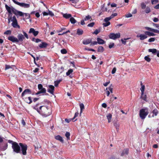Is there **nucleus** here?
I'll return each mask as SVG.
<instances>
[{
    "mask_svg": "<svg viewBox=\"0 0 159 159\" xmlns=\"http://www.w3.org/2000/svg\"><path fill=\"white\" fill-rule=\"evenodd\" d=\"M41 111L39 114L43 116L46 117L49 116L52 112L51 108L48 107L42 106L40 107Z\"/></svg>",
    "mask_w": 159,
    "mask_h": 159,
    "instance_id": "obj_1",
    "label": "nucleus"
},
{
    "mask_svg": "<svg viewBox=\"0 0 159 159\" xmlns=\"http://www.w3.org/2000/svg\"><path fill=\"white\" fill-rule=\"evenodd\" d=\"M148 114V109L147 108H142L139 111V116L141 119H144Z\"/></svg>",
    "mask_w": 159,
    "mask_h": 159,
    "instance_id": "obj_2",
    "label": "nucleus"
},
{
    "mask_svg": "<svg viewBox=\"0 0 159 159\" xmlns=\"http://www.w3.org/2000/svg\"><path fill=\"white\" fill-rule=\"evenodd\" d=\"M12 147L14 152L17 153L20 152V148L17 143H13L12 144Z\"/></svg>",
    "mask_w": 159,
    "mask_h": 159,
    "instance_id": "obj_3",
    "label": "nucleus"
},
{
    "mask_svg": "<svg viewBox=\"0 0 159 159\" xmlns=\"http://www.w3.org/2000/svg\"><path fill=\"white\" fill-rule=\"evenodd\" d=\"M11 21L12 22L11 25L13 27L17 28L19 29L20 28V26L18 24L17 21L15 16L12 17Z\"/></svg>",
    "mask_w": 159,
    "mask_h": 159,
    "instance_id": "obj_4",
    "label": "nucleus"
},
{
    "mask_svg": "<svg viewBox=\"0 0 159 159\" xmlns=\"http://www.w3.org/2000/svg\"><path fill=\"white\" fill-rule=\"evenodd\" d=\"M13 2L16 4L24 8H27L30 7V5L29 4L25 3L23 2H19L16 1L15 0H12Z\"/></svg>",
    "mask_w": 159,
    "mask_h": 159,
    "instance_id": "obj_5",
    "label": "nucleus"
},
{
    "mask_svg": "<svg viewBox=\"0 0 159 159\" xmlns=\"http://www.w3.org/2000/svg\"><path fill=\"white\" fill-rule=\"evenodd\" d=\"M120 37V34L119 33L116 34L111 33L109 35V37L110 39L113 40H115L117 38H119Z\"/></svg>",
    "mask_w": 159,
    "mask_h": 159,
    "instance_id": "obj_6",
    "label": "nucleus"
},
{
    "mask_svg": "<svg viewBox=\"0 0 159 159\" xmlns=\"http://www.w3.org/2000/svg\"><path fill=\"white\" fill-rule=\"evenodd\" d=\"M19 145L21 147V151L22 153L24 155H26V150L27 149V146L25 144H23L22 143H19Z\"/></svg>",
    "mask_w": 159,
    "mask_h": 159,
    "instance_id": "obj_7",
    "label": "nucleus"
},
{
    "mask_svg": "<svg viewBox=\"0 0 159 159\" xmlns=\"http://www.w3.org/2000/svg\"><path fill=\"white\" fill-rule=\"evenodd\" d=\"M5 7L6 10L9 13L11 14L12 12L13 13H14L16 9L12 7L8 6L7 4L5 5Z\"/></svg>",
    "mask_w": 159,
    "mask_h": 159,
    "instance_id": "obj_8",
    "label": "nucleus"
},
{
    "mask_svg": "<svg viewBox=\"0 0 159 159\" xmlns=\"http://www.w3.org/2000/svg\"><path fill=\"white\" fill-rule=\"evenodd\" d=\"M111 18L109 16L106 18L104 20V21L105 23H103V25L104 27H107L109 26L110 24V23L109 21Z\"/></svg>",
    "mask_w": 159,
    "mask_h": 159,
    "instance_id": "obj_9",
    "label": "nucleus"
},
{
    "mask_svg": "<svg viewBox=\"0 0 159 159\" xmlns=\"http://www.w3.org/2000/svg\"><path fill=\"white\" fill-rule=\"evenodd\" d=\"M8 40L13 43H18L17 38L13 36H10L8 38Z\"/></svg>",
    "mask_w": 159,
    "mask_h": 159,
    "instance_id": "obj_10",
    "label": "nucleus"
},
{
    "mask_svg": "<svg viewBox=\"0 0 159 159\" xmlns=\"http://www.w3.org/2000/svg\"><path fill=\"white\" fill-rule=\"evenodd\" d=\"M54 88L55 87L51 85H49L47 91L49 93L53 94L54 92Z\"/></svg>",
    "mask_w": 159,
    "mask_h": 159,
    "instance_id": "obj_11",
    "label": "nucleus"
},
{
    "mask_svg": "<svg viewBox=\"0 0 159 159\" xmlns=\"http://www.w3.org/2000/svg\"><path fill=\"white\" fill-rule=\"evenodd\" d=\"M29 33H32L34 36H36L38 34L39 31H35L34 28H31L30 29Z\"/></svg>",
    "mask_w": 159,
    "mask_h": 159,
    "instance_id": "obj_12",
    "label": "nucleus"
},
{
    "mask_svg": "<svg viewBox=\"0 0 159 159\" xmlns=\"http://www.w3.org/2000/svg\"><path fill=\"white\" fill-rule=\"evenodd\" d=\"M137 38H139L140 40H143L147 38V36L146 34H141L139 35H137L136 36Z\"/></svg>",
    "mask_w": 159,
    "mask_h": 159,
    "instance_id": "obj_13",
    "label": "nucleus"
},
{
    "mask_svg": "<svg viewBox=\"0 0 159 159\" xmlns=\"http://www.w3.org/2000/svg\"><path fill=\"white\" fill-rule=\"evenodd\" d=\"M17 38L18 43L19 41H22L23 39H25V37L22 34H19L17 35Z\"/></svg>",
    "mask_w": 159,
    "mask_h": 159,
    "instance_id": "obj_14",
    "label": "nucleus"
},
{
    "mask_svg": "<svg viewBox=\"0 0 159 159\" xmlns=\"http://www.w3.org/2000/svg\"><path fill=\"white\" fill-rule=\"evenodd\" d=\"M31 92L30 89H25L22 93L21 96L23 97L25 95L27 94H31Z\"/></svg>",
    "mask_w": 159,
    "mask_h": 159,
    "instance_id": "obj_15",
    "label": "nucleus"
},
{
    "mask_svg": "<svg viewBox=\"0 0 159 159\" xmlns=\"http://www.w3.org/2000/svg\"><path fill=\"white\" fill-rule=\"evenodd\" d=\"M16 16H22L24 15V13L20 11H19L16 10H15L14 13Z\"/></svg>",
    "mask_w": 159,
    "mask_h": 159,
    "instance_id": "obj_16",
    "label": "nucleus"
},
{
    "mask_svg": "<svg viewBox=\"0 0 159 159\" xmlns=\"http://www.w3.org/2000/svg\"><path fill=\"white\" fill-rule=\"evenodd\" d=\"M92 42V40L91 39H88L84 40L83 41V43L85 45H87L90 43Z\"/></svg>",
    "mask_w": 159,
    "mask_h": 159,
    "instance_id": "obj_17",
    "label": "nucleus"
},
{
    "mask_svg": "<svg viewBox=\"0 0 159 159\" xmlns=\"http://www.w3.org/2000/svg\"><path fill=\"white\" fill-rule=\"evenodd\" d=\"M55 139L58 140L59 141L62 143H63L64 140L62 139V138L60 135H57L55 137Z\"/></svg>",
    "mask_w": 159,
    "mask_h": 159,
    "instance_id": "obj_18",
    "label": "nucleus"
},
{
    "mask_svg": "<svg viewBox=\"0 0 159 159\" xmlns=\"http://www.w3.org/2000/svg\"><path fill=\"white\" fill-rule=\"evenodd\" d=\"M98 43L99 44H102L105 43V41L102 39L98 38L97 39Z\"/></svg>",
    "mask_w": 159,
    "mask_h": 159,
    "instance_id": "obj_19",
    "label": "nucleus"
},
{
    "mask_svg": "<svg viewBox=\"0 0 159 159\" xmlns=\"http://www.w3.org/2000/svg\"><path fill=\"white\" fill-rule=\"evenodd\" d=\"M39 104H37L34 106L33 107V108L35 110H36L38 113H39L40 112V111H41V110L40 109V107L39 108Z\"/></svg>",
    "mask_w": 159,
    "mask_h": 159,
    "instance_id": "obj_20",
    "label": "nucleus"
},
{
    "mask_svg": "<svg viewBox=\"0 0 159 159\" xmlns=\"http://www.w3.org/2000/svg\"><path fill=\"white\" fill-rule=\"evenodd\" d=\"M129 149H125L121 154V156H123L125 155H127L128 153Z\"/></svg>",
    "mask_w": 159,
    "mask_h": 159,
    "instance_id": "obj_21",
    "label": "nucleus"
},
{
    "mask_svg": "<svg viewBox=\"0 0 159 159\" xmlns=\"http://www.w3.org/2000/svg\"><path fill=\"white\" fill-rule=\"evenodd\" d=\"M47 44L45 42H42L39 45V46L40 48H45L47 47Z\"/></svg>",
    "mask_w": 159,
    "mask_h": 159,
    "instance_id": "obj_22",
    "label": "nucleus"
},
{
    "mask_svg": "<svg viewBox=\"0 0 159 159\" xmlns=\"http://www.w3.org/2000/svg\"><path fill=\"white\" fill-rule=\"evenodd\" d=\"M25 100L27 103L29 104L31 103L32 102L31 97H29L27 98H25Z\"/></svg>",
    "mask_w": 159,
    "mask_h": 159,
    "instance_id": "obj_23",
    "label": "nucleus"
},
{
    "mask_svg": "<svg viewBox=\"0 0 159 159\" xmlns=\"http://www.w3.org/2000/svg\"><path fill=\"white\" fill-rule=\"evenodd\" d=\"M153 114L152 115V117H154V116H157L158 113V111L156 109H154L152 111Z\"/></svg>",
    "mask_w": 159,
    "mask_h": 159,
    "instance_id": "obj_24",
    "label": "nucleus"
},
{
    "mask_svg": "<svg viewBox=\"0 0 159 159\" xmlns=\"http://www.w3.org/2000/svg\"><path fill=\"white\" fill-rule=\"evenodd\" d=\"M63 16L66 19H68L72 17L71 14L67 13L63 14Z\"/></svg>",
    "mask_w": 159,
    "mask_h": 159,
    "instance_id": "obj_25",
    "label": "nucleus"
},
{
    "mask_svg": "<svg viewBox=\"0 0 159 159\" xmlns=\"http://www.w3.org/2000/svg\"><path fill=\"white\" fill-rule=\"evenodd\" d=\"M107 117L108 120V122H110L111 121L112 115L110 113L108 114L107 115Z\"/></svg>",
    "mask_w": 159,
    "mask_h": 159,
    "instance_id": "obj_26",
    "label": "nucleus"
},
{
    "mask_svg": "<svg viewBox=\"0 0 159 159\" xmlns=\"http://www.w3.org/2000/svg\"><path fill=\"white\" fill-rule=\"evenodd\" d=\"M38 88L40 91H42L43 89H45V93L46 92V89L45 88L43 87L42 85L41 84L38 85Z\"/></svg>",
    "mask_w": 159,
    "mask_h": 159,
    "instance_id": "obj_27",
    "label": "nucleus"
},
{
    "mask_svg": "<svg viewBox=\"0 0 159 159\" xmlns=\"http://www.w3.org/2000/svg\"><path fill=\"white\" fill-rule=\"evenodd\" d=\"M83 31L80 29H78L77 30V34L79 35H81L83 34Z\"/></svg>",
    "mask_w": 159,
    "mask_h": 159,
    "instance_id": "obj_28",
    "label": "nucleus"
},
{
    "mask_svg": "<svg viewBox=\"0 0 159 159\" xmlns=\"http://www.w3.org/2000/svg\"><path fill=\"white\" fill-rule=\"evenodd\" d=\"M80 114H81L82 113L83 110L84 109V104L83 103H80Z\"/></svg>",
    "mask_w": 159,
    "mask_h": 159,
    "instance_id": "obj_29",
    "label": "nucleus"
},
{
    "mask_svg": "<svg viewBox=\"0 0 159 159\" xmlns=\"http://www.w3.org/2000/svg\"><path fill=\"white\" fill-rule=\"evenodd\" d=\"M145 34L146 35H147L150 36H154L155 35V34L153 33L148 31H145Z\"/></svg>",
    "mask_w": 159,
    "mask_h": 159,
    "instance_id": "obj_30",
    "label": "nucleus"
},
{
    "mask_svg": "<svg viewBox=\"0 0 159 159\" xmlns=\"http://www.w3.org/2000/svg\"><path fill=\"white\" fill-rule=\"evenodd\" d=\"M114 125L115 127L116 128L117 131H118L120 126L119 124L117 122H115L114 123Z\"/></svg>",
    "mask_w": 159,
    "mask_h": 159,
    "instance_id": "obj_31",
    "label": "nucleus"
},
{
    "mask_svg": "<svg viewBox=\"0 0 159 159\" xmlns=\"http://www.w3.org/2000/svg\"><path fill=\"white\" fill-rule=\"evenodd\" d=\"M104 51V48L102 46H99L98 49V51L99 52H102Z\"/></svg>",
    "mask_w": 159,
    "mask_h": 159,
    "instance_id": "obj_32",
    "label": "nucleus"
},
{
    "mask_svg": "<svg viewBox=\"0 0 159 159\" xmlns=\"http://www.w3.org/2000/svg\"><path fill=\"white\" fill-rule=\"evenodd\" d=\"M141 87L140 88V90L141 92L142 95H143L144 93V89H145V86L144 85H142V83H141Z\"/></svg>",
    "mask_w": 159,
    "mask_h": 159,
    "instance_id": "obj_33",
    "label": "nucleus"
},
{
    "mask_svg": "<svg viewBox=\"0 0 159 159\" xmlns=\"http://www.w3.org/2000/svg\"><path fill=\"white\" fill-rule=\"evenodd\" d=\"M8 145L7 144H6L5 145L3 146L1 149V151H3L6 150L7 148Z\"/></svg>",
    "mask_w": 159,
    "mask_h": 159,
    "instance_id": "obj_34",
    "label": "nucleus"
},
{
    "mask_svg": "<svg viewBox=\"0 0 159 159\" xmlns=\"http://www.w3.org/2000/svg\"><path fill=\"white\" fill-rule=\"evenodd\" d=\"M148 51L150 52H152V53L154 54L157 52V50L156 49H150L148 50Z\"/></svg>",
    "mask_w": 159,
    "mask_h": 159,
    "instance_id": "obj_35",
    "label": "nucleus"
},
{
    "mask_svg": "<svg viewBox=\"0 0 159 159\" xmlns=\"http://www.w3.org/2000/svg\"><path fill=\"white\" fill-rule=\"evenodd\" d=\"M70 21L71 23L74 24L76 22V20L73 17H71L70 18Z\"/></svg>",
    "mask_w": 159,
    "mask_h": 159,
    "instance_id": "obj_36",
    "label": "nucleus"
},
{
    "mask_svg": "<svg viewBox=\"0 0 159 159\" xmlns=\"http://www.w3.org/2000/svg\"><path fill=\"white\" fill-rule=\"evenodd\" d=\"M61 81V80H56L54 81V85L55 87H57L58 86V84Z\"/></svg>",
    "mask_w": 159,
    "mask_h": 159,
    "instance_id": "obj_37",
    "label": "nucleus"
},
{
    "mask_svg": "<svg viewBox=\"0 0 159 159\" xmlns=\"http://www.w3.org/2000/svg\"><path fill=\"white\" fill-rule=\"evenodd\" d=\"M13 66L15 67V66L14 65H11V66H10V65H5V70H7L8 69H10V68L12 69Z\"/></svg>",
    "mask_w": 159,
    "mask_h": 159,
    "instance_id": "obj_38",
    "label": "nucleus"
},
{
    "mask_svg": "<svg viewBox=\"0 0 159 159\" xmlns=\"http://www.w3.org/2000/svg\"><path fill=\"white\" fill-rule=\"evenodd\" d=\"M70 133L69 132H66L65 134V136L66 137L67 140H69L70 139Z\"/></svg>",
    "mask_w": 159,
    "mask_h": 159,
    "instance_id": "obj_39",
    "label": "nucleus"
},
{
    "mask_svg": "<svg viewBox=\"0 0 159 159\" xmlns=\"http://www.w3.org/2000/svg\"><path fill=\"white\" fill-rule=\"evenodd\" d=\"M73 72V70L72 69L69 70L66 73V75L67 76L69 75L71 73Z\"/></svg>",
    "mask_w": 159,
    "mask_h": 159,
    "instance_id": "obj_40",
    "label": "nucleus"
},
{
    "mask_svg": "<svg viewBox=\"0 0 159 159\" xmlns=\"http://www.w3.org/2000/svg\"><path fill=\"white\" fill-rule=\"evenodd\" d=\"M144 59L148 62H149L151 61V59L149 57V56H145L144 57Z\"/></svg>",
    "mask_w": 159,
    "mask_h": 159,
    "instance_id": "obj_41",
    "label": "nucleus"
},
{
    "mask_svg": "<svg viewBox=\"0 0 159 159\" xmlns=\"http://www.w3.org/2000/svg\"><path fill=\"white\" fill-rule=\"evenodd\" d=\"M91 18V16L89 15H88L85 16L84 18V20L85 21L88 20Z\"/></svg>",
    "mask_w": 159,
    "mask_h": 159,
    "instance_id": "obj_42",
    "label": "nucleus"
},
{
    "mask_svg": "<svg viewBox=\"0 0 159 159\" xmlns=\"http://www.w3.org/2000/svg\"><path fill=\"white\" fill-rule=\"evenodd\" d=\"M151 11V10L149 7H147L145 10V12L146 13H148Z\"/></svg>",
    "mask_w": 159,
    "mask_h": 159,
    "instance_id": "obj_43",
    "label": "nucleus"
},
{
    "mask_svg": "<svg viewBox=\"0 0 159 159\" xmlns=\"http://www.w3.org/2000/svg\"><path fill=\"white\" fill-rule=\"evenodd\" d=\"M158 0H152L151 2L152 4H155L158 3Z\"/></svg>",
    "mask_w": 159,
    "mask_h": 159,
    "instance_id": "obj_44",
    "label": "nucleus"
},
{
    "mask_svg": "<svg viewBox=\"0 0 159 159\" xmlns=\"http://www.w3.org/2000/svg\"><path fill=\"white\" fill-rule=\"evenodd\" d=\"M141 97L145 101H147V96L146 95H144V94H143V95H142Z\"/></svg>",
    "mask_w": 159,
    "mask_h": 159,
    "instance_id": "obj_45",
    "label": "nucleus"
},
{
    "mask_svg": "<svg viewBox=\"0 0 159 159\" xmlns=\"http://www.w3.org/2000/svg\"><path fill=\"white\" fill-rule=\"evenodd\" d=\"M11 34V31L10 30H7L4 33L5 34Z\"/></svg>",
    "mask_w": 159,
    "mask_h": 159,
    "instance_id": "obj_46",
    "label": "nucleus"
},
{
    "mask_svg": "<svg viewBox=\"0 0 159 159\" xmlns=\"http://www.w3.org/2000/svg\"><path fill=\"white\" fill-rule=\"evenodd\" d=\"M141 8L142 9H144L146 7V5H145V4L143 2L142 3H141Z\"/></svg>",
    "mask_w": 159,
    "mask_h": 159,
    "instance_id": "obj_47",
    "label": "nucleus"
},
{
    "mask_svg": "<svg viewBox=\"0 0 159 159\" xmlns=\"http://www.w3.org/2000/svg\"><path fill=\"white\" fill-rule=\"evenodd\" d=\"M107 89H108L110 91V92L111 93H113V89H112V87H111L110 86L108 88H106V90H107Z\"/></svg>",
    "mask_w": 159,
    "mask_h": 159,
    "instance_id": "obj_48",
    "label": "nucleus"
},
{
    "mask_svg": "<svg viewBox=\"0 0 159 159\" xmlns=\"http://www.w3.org/2000/svg\"><path fill=\"white\" fill-rule=\"evenodd\" d=\"M129 39V38H126V39H124V40H123V39H121V40L122 43H123V44H125L126 43V42L125 40H126Z\"/></svg>",
    "mask_w": 159,
    "mask_h": 159,
    "instance_id": "obj_49",
    "label": "nucleus"
},
{
    "mask_svg": "<svg viewBox=\"0 0 159 159\" xmlns=\"http://www.w3.org/2000/svg\"><path fill=\"white\" fill-rule=\"evenodd\" d=\"M61 52L62 54H65L67 53V52L65 49H61Z\"/></svg>",
    "mask_w": 159,
    "mask_h": 159,
    "instance_id": "obj_50",
    "label": "nucleus"
},
{
    "mask_svg": "<svg viewBox=\"0 0 159 159\" xmlns=\"http://www.w3.org/2000/svg\"><path fill=\"white\" fill-rule=\"evenodd\" d=\"M42 91H40L38 92L37 93H36V94L38 95L41 93H45V91L44 89H43V90H42Z\"/></svg>",
    "mask_w": 159,
    "mask_h": 159,
    "instance_id": "obj_51",
    "label": "nucleus"
},
{
    "mask_svg": "<svg viewBox=\"0 0 159 159\" xmlns=\"http://www.w3.org/2000/svg\"><path fill=\"white\" fill-rule=\"evenodd\" d=\"M155 40V38H151L148 40V42H153Z\"/></svg>",
    "mask_w": 159,
    "mask_h": 159,
    "instance_id": "obj_52",
    "label": "nucleus"
},
{
    "mask_svg": "<svg viewBox=\"0 0 159 159\" xmlns=\"http://www.w3.org/2000/svg\"><path fill=\"white\" fill-rule=\"evenodd\" d=\"M100 31V30L96 29L93 33V34H97Z\"/></svg>",
    "mask_w": 159,
    "mask_h": 159,
    "instance_id": "obj_53",
    "label": "nucleus"
},
{
    "mask_svg": "<svg viewBox=\"0 0 159 159\" xmlns=\"http://www.w3.org/2000/svg\"><path fill=\"white\" fill-rule=\"evenodd\" d=\"M94 25V22H91L88 25V26L89 27H93Z\"/></svg>",
    "mask_w": 159,
    "mask_h": 159,
    "instance_id": "obj_54",
    "label": "nucleus"
},
{
    "mask_svg": "<svg viewBox=\"0 0 159 159\" xmlns=\"http://www.w3.org/2000/svg\"><path fill=\"white\" fill-rule=\"evenodd\" d=\"M23 33L24 34V35H23L25 37L26 39H28V38H29L28 36V34H27V33H25V32H24V31H23Z\"/></svg>",
    "mask_w": 159,
    "mask_h": 159,
    "instance_id": "obj_55",
    "label": "nucleus"
},
{
    "mask_svg": "<svg viewBox=\"0 0 159 159\" xmlns=\"http://www.w3.org/2000/svg\"><path fill=\"white\" fill-rule=\"evenodd\" d=\"M48 15H50L51 16H54L53 13L51 11L48 10Z\"/></svg>",
    "mask_w": 159,
    "mask_h": 159,
    "instance_id": "obj_56",
    "label": "nucleus"
},
{
    "mask_svg": "<svg viewBox=\"0 0 159 159\" xmlns=\"http://www.w3.org/2000/svg\"><path fill=\"white\" fill-rule=\"evenodd\" d=\"M91 45H97L98 43V41L97 42L96 41H93L92 42H91Z\"/></svg>",
    "mask_w": 159,
    "mask_h": 159,
    "instance_id": "obj_57",
    "label": "nucleus"
},
{
    "mask_svg": "<svg viewBox=\"0 0 159 159\" xmlns=\"http://www.w3.org/2000/svg\"><path fill=\"white\" fill-rule=\"evenodd\" d=\"M78 114H79L78 112H76L75 113L74 117L73 118H72V120H74L75 118L78 116Z\"/></svg>",
    "mask_w": 159,
    "mask_h": 159,
    "instance_id": "obj_58",
    "label": "nucleus"
},
{
    "mask_svg": "<svg viewBox=\"0 0 159 159\" xmlns=\"http://www.w3.org/2000/svg\"><path fill=\"white\" fill-rule=\"evenodd\" d=\"M145 29L147 30H148L150 31L153 32V29L148 27H146Z\"/></svg>",
    "mask_w": 159,
    "mask_h": 159,
    "instance_id": "obj_59",
    "label": "nucleus"
},
{
    "mask_svg": "<svg viewBox=\"0 0 159 159\" xmlns=\"http://www.w3.org/2000/svg\"><path fill=\"white\" fill-rule=\"evenodd\" d=\"M117 15V14L116 13H114L112 14L110 17H111V19L113 18L115 16H116Z\"/></svg>",
    "mask_w": 159,
    "mask_h": 159,
    "instance_id": "obj_60",
    "label": "nucleus"
},
{
    "mask_svg": "<svg viewBox=\"0 0 159 159\" xmlns=\"http://www.w3.org/2000/svg\"><path fill=\"white\" fill-rule=\"evenodd\" d=\"M132 16V15L130 13H128L125 16V17L127 18H129L131 17Z\"/></svg>",
    "mask_w": 159,
    "mask_h": 159,
    "instance_id": "obj_61",
    "label": "nucleus"
},
{
    "mask_svg": "<svg viewBox=\"0 0 159 159\" xmlns=\"http://www.w3.org/2000/svg\"><path fill=\"white\" fill-rule=\"evenodd\" d=\"M116 67H114L113 69H112V70L111 71V73L112 74H114V73H115V72H116Z\"/></svg>",
    "mask_w": 159,
    "mask_h": 159,
    "instance_id": "obj_62",
    "label": "nucleus"
},
{
    "mask_svg": "<svg viewBox=\"0 0 159 159\" xmlns=\"http://www.w3.org/2000/svg\"><path fill=\"white\" fill-rule=\"evenodd\" d=\"M25 16L26 17V19H28L30 18V15L28 13H24Z\"/></svg>",
    "mask_w": 159,
    "mask_h": 159,
    "instance_id": "obj_63",
    "label": "nucleus"
},
{
    "mask_svg": "<svg viewBox=\"0 0 159 159\" xmlns=\"http://www.w3.org/2000/svg\"><path fill=\"white\" fill-rule=\"evenodd\" d=\"M114 46V43H111L109 46V47L110 48H111L113 47Z\"/></svg>",
    "mask_w": 159,
    "mask_h": 159,
    "instance_id": "obj_64",
    "label": "nucleus"
}]
</instances>
